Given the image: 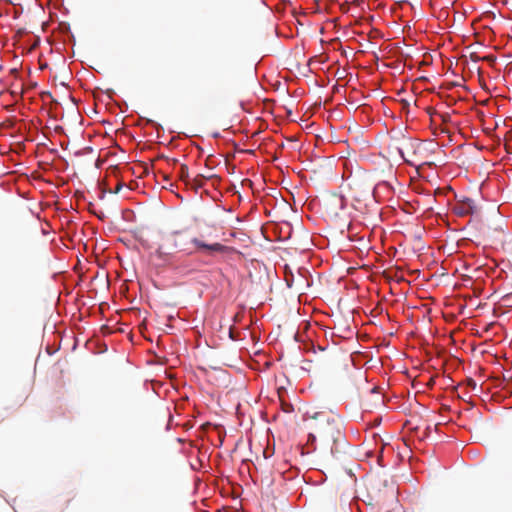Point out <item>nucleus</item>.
<instances>
[{
	"label": "nucleus",
	"instance_id": "f257e3e1",
	"mask_svg": "<svg viewBox=\"0 0 512 512\" xmlns=\"http://www.w3.org/2000/svg\"><path fill=\"white\" fill-rule=\"evenodd\" d=\"M181 236L182 234L178 231L163 235L155 252L157 257L163 261L170 260L176 250L182 246Z\"/></svg>",
	"mask_w": 512,
	"mask_h": 512
},
{
	"label": "nucleus",
	"instance_id": "f03ea898",
	"mask_svg": "<svg viewBox=\"0 0 512 512\" xmlns=\"http://www.w3.org/2000/svg\"><path fill=\"white\" fill-rule=\"evenodd\" d=\"M346 207V199L337 193H330L323 199V209L329 217H338Z\"/></svg>",
	"mask_w": 512,
	"mask_h": 512
},
{
	"label": "nucleus",
	"instance_id": "7ed1b4c3",
	"mask_svg": "<svg viewBox=\"0 0 512 512\" xmlns=\"http://www.w3.org/2000/svg\"><path fill=\"white\" fill-rule=\"evenodd\" d=\"M395 150L406 163L413 165L412 158L416 155V150L412 140H405L402 146L395 147Z\"/></svg>",
	"mask_w": 512,
	"mask_h": 512
},
{
	"label": "nucleus",
	"instance_id": "20e7f679",
	"mask_svg": "<svg viewBox=\"0 0 512 512\" xmlns=\"http://www.w3.org/2000/svg\"><path fill=\"white\" fill-rule=\"evenodd\" d=\"M191 242L196 246L198 250H207L210 253L225 252L227 247L221 243L207 244L197 238H193Z\"/></svg>",
	"mask_w": 512,
	"mask_h": 512
},
{
	"label": "nucleus",
	"instance_id": "39448f33",
	"mask_svg": "<svg viewBox=\"0 0 512 512\" xmlns=\"http://www.w3.org/2000/svg\"><path fill=\"white\" fill-rule=\"evenodd\" d=\"M474 201L472 199L467 198L462 203H457L454 207V212L457 215L465 216L474 213Z\"/></svg>",
	"mask_w": 512,
	"mask_h": 512
},
{
	"label": "nucleus",
	"instance_id": "423d86ee",
	"mask_svg": "<svg viewBox=\"0 0 512 512\" xmlns=\"http://www.w3.org/2000/svg\"><path fill=\"white\" fill-rule=\"evenodd\" d=\"M217 176L212 173L208 174H197L194 178L191 180V188L197 191L198 189L202 188L204 186L205 180H210L213 178H216Z\"/></svg>",
	"mask_w": 512,
	"mask_h": 512
},
{
	"label": "nucleus",
	"instance_id": "0eeeda50",
	"mask_svg": "<svg viewBox=\"0 0 512 512\" xmlns=\"http://www.w3.org/2000/svg\"><path fill=\"white\" fill-rule=\"evenodd\" d=\"M179 179L185 183L186 186L191 188V180L189 176L188 166L186 164H181L179 170Z\"/></svg>",
	"mask_w": 512,
	"mask_h": 512
},
{
	"label": "nucleus",
	"instance_id": "6e6552de",
	"mask_svg": "<svg viewBox=\"0 0 512 512\" xmlns=\"http://www.w3.org/2000/svg\"><path fill=\"white\" fill-rule=\"evenodd\" d=\"M37 221L39 223V229L43 235L50 234V225L47 222H42L39 216H37Z\"/></svg>",
	"mask_w": 512,
	"mask_h": 512
},
{
	"label": "nucleus",
	"instance_id": "1a4fd4ad",
	"mask_svg": "<svg viewBox=\"0 0 512 512\" xmlns=\"http://www.w3.org/2000/svg\"><path fill=\"white\" fill-rule=\"evenodd\" d=\"M37 305H38V308H43V310H44L43 313L40 314L41 317H47V316L52 317V314L48 313V311H47V307H46L44 298L41 299V302L38 301Z\"/></svg>",
	"mask_w": 512,
	"mask_h": 512
},
{
	"label": "nucleus",
	"instance_id": "9d476101",
	"mask_svg": "<svg viewBox=\"0 0 512 512\" xmlns=\"http://www.w3.org/2000/svg\"><path fill=\"white\" fill-rule=\"evenodd\" d=\"M467 385H468L471 389H473V390H474V389L476 388V386H477V383H476L473 379H471V378H470V379H468V380H467Z\"/></svg>",
	"mask_w": 512,
	"mask_h": 512
},
{
	"label": "nucleus",
	"instance_id": "9b49d317",
	"mask_svg": "<svg viewBox=\"0 0 512 512\" xmlns=\"http://www.w3.org/2000/svg\"><path fill=\"white\" fill-rule=\"evenodd\" d=\"M56 301V292L53 291L51 294H50V305L53 306L54 303Z\"/></svg>",
	"mask_w": 512,
	"mask_h": 512
},
{
	"label": "nucleus",
	"instance_id": "f8f14e48",
	"mask_svg": "<svg viewBox=\"0 0 512 512\" xmlns=\"http://www.w3.org/2000/svg\"><path fill=\"white\" fill-rule=\"evenodd\" d=\"M47 66H48L47 63H44V62H42L41 59H39V69L40 70H44L45 68H47Z\"/></svg>",
	"mask_w": 512,
	"mask_h": 512
},
{
	"label": "nucleus",
	"instance_id": "ddd939ff",
	"mask_svg": "<svg viewBox=\"0 0 512 512\" xmlns=\"http://www.w3.org/2000/svg\"><path fill=\"white\" fill-rule=\"evenodd\" d=\"M49 96H50V94H49L48 92H43V93H41V98H42V100H45V99H46L47 97H49Z\"/></svg>",
	"mask_w": 512,
	"mask_h": 512
},
{
	"label": "nucleus",
	"instance_id": "4468645a",
	"mask_svg": "<svg viewBox=\"0 0 512 512\" xmlns=\"http://www.w3.org/2000/svg\"><path fill=\"white\" fill-rule=\"evenodd\" d=\"M38 42H39V38L34 36V43H33L34 49L38 45Z\"/></svg>",
	"mask_w": 512,
	"mask_h": 512
},
{
	"label": "nucleus",
	"instance_id": "2eb2a0df",
	"mask_svg": "<svg viewBox=\"0 0 512 512\" xmlns=\"http://www.w3.org/2000/svg\"><path fill=\"white\" fill-rule=\"evenodd\" d=\"M443 121H446L447 118H449V115L448 114H445V115H441Z\"/></svg>",
	"mask_w": 512,
	"mask_h": 512
},
{
	"label": "nucleus",
	"instance_id": "dca6fc26",
	"mask_svg": "<svg viewBox=\"0 0 512 512\" xmlns=\"http://www.w3.org/2000/svg\"><path fill=\"white\" fill-rule=\"evenodd\" d=\"M121 187H122V185H121V184H119V185L116 187V189H115V193H118V192H119V190L121 189Z\"/></svg>",
	"mask_w": 512,
	"mask_h": 512
},
{
	"label": "nucleus",
	"instance_id": "f3484780",
	"mask_svg": "<svg viewBox=\"0 0 512 512\" xmlns=\"http://www.w3.org/2000/svg\"><path fill=\"white\" fill-rule=\"evenodd\" d=\"M163 178H164L165 181L169 180V177L166 174L163 175Z\"/></svg>",
	"mask_w": 512,
	"mask_h": 512
},
{
	"label": "nucleus",
	"instance_id": "a211bd4d",
	"mask_svg": "<svg viewBox=\"0 0 512 512\" xmlns=\"http://www.w3.org/2000/svg\"><path fill=\"white\" fill-rule=\"evenodd\" d=\"M46 349H47L48 354H52V351L50 350L49 346H47Z\"/></svg>",
	"mask_w": 512,
	"mask_h": 512
},
{
	"label": "nucleus",
	"instance_id": "6ab92c4d",
	"mask_svg": "<svg viewBox=\"0 0 512 512\" xmlns=\"http://www.w3.org/2000/svg\"><path fill=\"white\" fill-rule=\"evenodd\" d=\"M33 178H34V180L37 178L36 171H34Z\"/></svg>",
	"mask_w": 512,
	"mask_h": 512
},
{
	"label": "nucleus",
	"instance_id": "aec40b11",
	"mask_svg": "<svg viewBox=\"0 0 512 512\" xmlns=\"http://www.w3.org/2000/svg\"><path fill=\"white\" fill-rule=\"evenodd\" d=\"M337 435H338V437H340V436H341V432H340V430H337Z\"/></svg>",
	"mask_w": 512,
	"mask_h": 512
}]
</instances>
